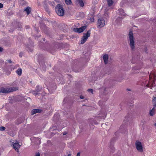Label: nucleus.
I'll return each instance as SVG.
<instances>
[{
	"instance_id": "11",
	"label": "nucleus",
	"mask_w": 156,
	"mask_h": 156,
	"mask_svg": "<svg viewBox=\"0 0 156 156\" xmlns=\"http://www.w3.org/2000/svg\"><path fill=\"white\" fill-rule=\"evenodd\" d=\"M24 11L27 12V15H28L30 12L31 10L30 7L29 6L27 7L25 9Z\"/></svg>"
},
{
	"instance_id": "38",
	"label": "nucleus",
	"mask_w": 156,
	"mask_h": 156,
	"mask_svg": "<svg viewBox=\"0 0 156 156\" xmlns=\"http://www.w3.org/2000/svg\"><path fill=\"white\" fill-rule=\"evenodd\" d=\"M106 14H107V15H108V14L107 13V11H106V12L105 13V15H106Z\"/></svg>"
},
{
	"instance_id": "24",
	"label": "nucleus",
	"mask_w": 156,
	"mask_h": 156,
	"mask_svg": "<svg viewBox=\"0 0 156 156\" xmlns=\"http://www.w3.org/2000/svg\"><path fill=\"white\" fill-rule=\"evenodd\" d=\"M37 141L38 142L37 143V144H40V143H41V141H40V140H39V139L38 138H37Z\"/></svg>"
},
{
	"instance_id": "25",
	"label": "nucleus",
	"mask_w": 156,
	"mask_h": 156,
	"mask_svg": "<svg viewBox=\"0 0 156 156\" xmlns=\"http://www.w3.org/2000/svg\"><path fill=\"white\" fill-rule=\"evenodd\" d=\"M23 53L22 52H21L20 53L19 56L20 57H22V55H23Z\"/></svg>"
},
{
	"instance_id": "43",
	"label": "nucleus",
	"mask_w": 156,
	"mask_h": 156,
	"mask_svg": "<svg viewBox=\"0 0 156 156\" xmlns=\"http://www.w3.org/2000/svg\"><path fill=\"white\" fill-rule=\"evenodd\" d=\"M27 48H29V47H27Z\"/></svg>"
},
{
	"instance_id": "19",
	"label": "nucleus",
	"mask_w": 156,
	"mask_h": 156,
	"mask_svg": "<svg viewBox=\"0 0 156 156\" xmlns=\"http://www.w3.org/2000/svg\"><path fill=\"white\" fill-rule=\"evenodd\" d=\"M65 3L67 5H71L72 3V1H65Z\"/></svg>"
},
{
	"instance_id": "42",
	"label": "nucleus",
	"mask_w": 156,
	"mask_h": 156,
	"mask_svg": "<svg viewBox=\"0 0 156 156\" xmlns=\"http://www.w3.org/2000/svg\"><path fill=\"white\" fill-rule=\"evenodd\" d=\"M120 19V17H118L117 18V20L118 19Z\"/></svg>"
},
{
	"instance_id": "17",
	"label": "nucleus",
	"mask_w": 156,
	"mask_h": 156,
	"mask_svg": "<svg viewBox=\"0 0 156 156\" xmlns=\"http://www.w3.org/2000/svg\"><path fill=\"white\" fill-rule=\"evenodd\" d=\"M77 3L79 4L82 7L84 5V3L83 2V1H77Z\"/></svg>"
},
{
	"instance_id": "37",
	"label": "nucleus",
	"mask_w": 156,
	"mask_h": 156,
	"mask_svg": "<svg viewBox=\"0 0 156 156\" xmlns=\"http://www.w3.org/2000/svg\"><path fill=\"white\" fill-rule=\"evenodd\" d=\"M8 61L9 63H11L12 62V61H11V60H8Z\"/></svg>"
},
{
	"instance_id": "34",
	"label": "nucleus",
	"mask_w": 156,
	"mask_h": 156,
	"mask_svg": "<svg viewBox=\"0 0 156 156\" xmlns=\"http://www.w3.org/2000/svg\"><path fill=\"white\" fill-rule=\"evenodd\" d=\"M25 27L26 29H28L29 27V26H25Z\"/></svg>"
},
{
	"instance_id": "22",
	"label": "nucleus",
	"mask_w": 156,
	"mask_h": 156,
	"mask_svg": "<svg viewBox=\"0 0 156 156\" xmlns=\"http://www.w3.org/2000/svg\"><path fill=\"white\" fill-rule=\"evenodd\" d=\"M87 91L89 92H90L91 93L93 94V90L91 89H89L87 90Z\"/></svg>"
},
{
	"instance_id": "20",
	"label": "nucleus",
	"mask_w": 156,
	"mask_h": 156,
	"mask_svg": "<svg viewBox=\"0 0 156 156\" xmlns=\"http://www.w3.org/2000/svg\"><path fill=\"white\" fill-rule=\"evenodd\" d=\"M5 129V128L4 126H2L0 127V130L1 131L4 130Z\"/></svg>"
},
{
	"instance_id": "36",
	"label": "nucleus",
	"mask_w": 156,
	"mask_h": 156,
	"mask_svg": "<svg viewBox=\"0 0 156 156\" xmlns=\"http://www.w3.org/2000/svg\"><path fill=\"white\" fill-rule=\"evenodd\" d=\"M3 50V48L0 47V51H2Z\"/></svg>"
},
{
	"instance_id": "41",
	"label": "nucleus",
	"mask_w": 156,
	"mask_h": 156,
	"mask_svg": "<svg viewBox=\"0 0 156 156\" xmlns=\"http://www.w3.org/2000/svg\"><path fill=\"white\" fill-rule=\"evenodd\" d=\"M154 125H155V126H156V123H155Z\"/></svg>"
},
{
	"instance_id": "40",
	"label": "nucleus",
	"mask_w": 156,
	"mask_h": 156,
	"mask_svg": "<svg viewBox=\"0 0 156 156\" xmlns=\"http://www.w3.org/2000/svg\"><path fill=\"white\" fill-rule=\"evenodd\" d=\"M127 90H128V91H130V90L129 89H127Z\"/></svg>"
},
{
	"instance_id": "2",
	"label": "nucleus",
	"mask_w": 156,
	"mask_h": 156,
	"mask_svg": "<svg viewBox=\"0 0 156 156\" xmlns=\"http://www.w3.org/2000/svg\"><path fill=\"white\" fill-rule=\"evenodd\" d=\"M129 38L130 45L131 49L132 50H133L135 48V46L134 37L133 36V33L132 31H129Z\"/></svg>"
},
{
	"instance_id": "5",
	"label": "nucleus",
	"mask_w": 156,
	"mask_h": 156,
	"mask_svg": "<svg viewBox=\"0 0 156 156\" xmlns=\"http://www.w3.org/2000/svg\"><path fill=\"white\" fill-rule=\"evenodd\" d=\"M105 25V21L103 18H100L98 19L97 23V27L99 28H101Z\"/></svg>"
},
{
	"instance_id": "12",
	"label": "nucleus",
	"mask_w": 156,
	"mask_h": 156,
	"mask_svg": "<svg viewBox=\"0 0 156 156\" xmlns=\"http://www.w3.org/2000/svg\"><path fill=\"white\" fill-rule=\"evenodd\" d=\"M58 2V1H52V2H49V5L52 6H54L55 5V3H57Z\"/></svg>"
},
{
	"instance_id": "26",
	"label": "nucleus",
	"mask_w": 156,
	"mask_h": 156,
	"mask_svg": "<svg viewBox=\"0 0 156 156\" xmlns=\"http://www.w3.org/2000/svg\"><path fill=\"white\" fill-rule=\"evenodd\" d=\"M3 7V5L2 4L0 3V8H2Z\"/></svg>"
},
{
	"instance_id": "9",
	"label": "nucleus",
	"mask_w": 156,
	"mask_h": 156,
	"mask_svg": "<svg viewBox=\"0 0 156 156\" xmlns=\"http://www.w3.org/2000/svg\"><path fill=\"white\" fill-rule=\"evenodd\" d=\"M103 59L105 64H107L108 62V55L105 54L103 57Z\"/></svg>"
},
{
	"instance_id": "16",
	"label": "nucleus",
	"mask_w": 156,
	"mask_h": 156,
	"mask_svg": "<svg viewBox=\"0 0 156 156\" xmlns=\"http://www.w3.org/2000/svg\"><path fill=\"white\" fill-rule=\"evenodd\" d=\"M153 106L154 107H156V97H154L153 100Z\"/></svg>"
},
{
	"instance_id": "18",
	"label": "nucleus",
	"mask_w": 156,
	"mask_h": 156,
	"mask_svg": "<svg viewBox=\"0 0 156 156\" xmlns=\"http://www.w3.org/2000/svg\"><path fill=\"white\" fill-rule=\"evenodd\" d=\"M154 109L153 108L150 111V114L151 116H153L154 115Z\"/></svg>"
},
{
	"instance_id": "33",
	"label": "nucleus",
	"mask_w": 156,
	"mask_h": 156,
	"mask_svg": "<svg viewBox=\"0 0 156 156\" xmlns=\"http://www.w3.org/2000/svg\"><path fill=\"white\" fill-rule=\"evenodd\" d=\"M36 32H37V33H38L39 32H40V31L38 30V29H36L35 30Z\"/></svg>"
},
{
	"instance_id": "39",
	"label": "nucleus",
	"mask_w": 156,
	"mask_h": 156,
	"mask_svg": "<svg viewBox=\"0 0 156 156\" xmlns=\"http://www.w3.org/2000/svg\"><path fill=\"white\" fill-rule=\"evenodd\" d=\"M68 156H71V154H68Z\"/></svg>"
},
{
	"instance_id": "7",
	"label": "nucleus",
	"mask_w": 156,
	"mask_h": 156,
	"mask_svg": "<svg viewBox=\"0 0 156 156\" xmlns=\"http://www.w3.org/2000/svg\"><path fill=\"white\" fill-rule=\"evenodd\" d=\"M86 28V26H83L80 28H74V30L76 32L80 33L83 32Z\"/></svg>"
},
{
	"instance_id": "28",
	"label": "nucleus",
	"mask_w": 156,
	"mask_h": 156,
	"mask_svg": "<svg viewBox=\"0 0 156 156\" xmlns=\"http://www.w3.org/2000/svg\"><path fill=\"white\" fill-rule=\"evenodd\" d=\"M35 156H40V154L39 153H37L36 154Z\"/></svg>"
},
{
	"instance_id": "6",
	"label": "nucleus",
	"mask_w": 156,
	"mask_h": 156,
	"mask_svg": "<svg viewBox=\"0 0 156 156\" xmlns=\"http://www.w3.org/2000/svg\"><path fill=\"white\" fill-rule=\"evenodd\" d=\"M136 147L137 150L140 152L143 151V147L141 142L138 140L136 141L135 143Z\"/></svg>"
},
{
	"instance_id": "8",
	"label": "nucleus",
	"mask_w": 156,
	"mask_h": 156,
	"mask_svg": "<svg viewBox=\"0 0 156 156\" xmlns=\"http://www.w3.org/2000/svg\"><path fill=\"white\" fill-rule=\"evenodd\" d=\"M42 112V110L38 109H33L31 111V114L33 115L37 113H40Z\"/></svg>"
},
{
	"instance_id": "35",
	"label": "nucleus",
	"mask_w": 156,
	"mask_h": 156,
	"mask_svg": "<svg viewBox=\"0 0 156 156\" xmlns=\"http://www.w3.org/2000/svg\"><path fill=\"white\" fill-rule=\"evenodd\" d=\"M80 152L78 153L76 156H80Z\"/></svg>"
},
{
	"instance_id": "27",
	"label": "nucleus",
	"mask_w": 156,
	"mask_h": 156,
	"mask_svg": "<svg viewBox=\"0 0 156 156\" xmlns=\"http://www.w3.org/2000/svg\"><path fill=\"white\" fill-rule=\"evenodd\" d=\"M94 18H91V19H90V21H91V22H94Z\"/></svg>"
},
{
	"instance_id": "10",
	"label": "nucleus",
	"mask_w": 156,
	"mask_h": 156,
	"mask_svg": "<svg viewBox=\"0 0 156 156\" xmlns=\"http://www.w3.org/2000/svg\"><path fill=\"white\" fill-rule=\"evenodd\" d=\"M13 148L16 151H18V149L20 147V145L18 143H16L13 144Z\"/></svg>"
},
{
	"instance_id": "4",
	"label": "nucleus",
	"mask_w": 156,
	"mask_h": 156,
	"mask_svg": "<svg viewBox=\"0 0 156 156\" xmlns=\"http://www.w3.org/2000/svg\"><path fill=\"white\" fill-rule=\"evenodd\" d=\"M16 88H5L3 87H2L0 88V93H9L12 91H14L17 90V89H16Z\"/></svg>"
},
{
	"instance_id": "31",
	"label": "nucleus",
	"mask_w": 156,
	"mask_h": 156,
	"mask_svg": "<svg viewBox=\"0 0 156 156\" xmlns=\"http://www.w3.org/2000/svg\"><path fill=\"white\" fill-rule=\"evenodd\" d=\"M27 50L28 51L31 52L32 51V49H28Z\"/></svg>"
},
{
	"instance_id": "23",
	"label": "nucleus",
	"mask_w": 156,
	"mask_h": 156,
	"mask_svg": "<svg viewBox=\"0 0 156 156\" xmlns=\"http://www.w3.org/2000/svg\"><path fill=\"white\" fill-rule=\"evenodd\" d=\"M20 3L22 5H24L26 3V2H25V1L23 0V1H21V2H20Z\"/></svg>"
},
{
	"instance_id": "3",
	"label": "nucleus",
	"mask_w": 156,
	"mask_h": 156,
	"mask_svg": "<svg viewBox=\"0 0 156 156\" xmlns=\"http://www.w3.org/2000/svg\"><path fill=\"white\" fill-rule=\"evenodd\" d=\"M90 30H88L87 33L83 34V35L81 38V43L82 44H84L87 41L88 37L90 35Z\"/></svg>"
},
{
	"instance_id": "13",
	"label": "nucleus",
	"mask_w": 156,
	"mask_h": 156,
	"mask_svg": "<svg viewBox=\"0 0 156 156\" xmlns=\"http://www.w3.org/2000/svg\"><path fill=\"white\" fill-rule=\"evenodd\" d=\"M107 3L109 7L114 5V2L113 1H107Z\"/></svg>"
},
{
	"instance_id": "29",
	"label": "nucleus",
	"mask_w": 156,
	"mask_h": 156,
	"mask_svg": "<svg viewBox=\"0 0 156 156\" xmlns=\"http://www.w3.org/2000/svg\"><path fill=\"white\" fill-rule=\"evenodd\" d=\"M45 9L46 11H47V12H49V10L48 9V8L46 7V8H45Z\"/></svg>"
},
{
	"instance_id": "30",
	"label": "nucleus",
	"mask_w": 156,
	"mask_h": 156,
	"mask_svg": "<svg viewBox=\"0 0 156 156\" xmlns=\"http://www.w3.org/2000/svg\"><path fill=\"white\" fill-rule=\"evenodd\" d=\"M67 134V133L66 132H65L63 133V135H66Z\"/></svg>"
},
{
	"instance_id": "21",
	"label": "nucleus",
	"mask_w": 156,
	"mask_h": 156,
	"mask_svg": "<svg viewBox=\"0 0 156 156\" xmlns=\"http://www.w3.org/2000/svg\"><path fill=\"white\" fill-rule=\"evenodd\" d=\"M40 91V90H38V89H37L36 90V91H34V94H35V95H36L37 94H38V93L39 91Z\"/></svg>"
},
{
	"instance_id": "1",
	"label": "nucleus",
	"mask_w": 156,
	"mask_h": 156,
	"mask_svg": "<svg viewBox=\"0 0 156 156\" xmlns=\"http://www.w3.org/2000/svg\"><path fill=\"white\" fill-rule=\"evenodd\" d=\"M55 12L56 13L60 16H63L64 15L65 10L63 6L58 4L55 7Z\"/></svg>"
},
{
	"instance_id": "14",
	"label": "nucleus",
	"mask_w": 156,
	"mask_h": 156,
	"mask_svg": "<svg viewBox=\"0 0 156 156\" xmlns=\"http://www.w3.org/2000/svg\"><path fill=\"white\" fill-rule=\"evenodd\" d=\"M16 73L19 76H21L22 73V69L21 68H19L16 71Z\"/></svg>"
},
{
	"instance_id": "32",
	"label": "nucleus",
	"mask_w": 156,
	"mask_h": 156,
	"mask_svg": "<svg viewBox=\"0 0 156 156\" xmlns=\"http://www.w3.org/2000/svg\"><path fill=\"white\" fill-rule=\"evenodd\" d=\"M80 98L81 99H83L84 98V97L82 95H80Z\"/></svg>"
},
{
	"instance_id": "15",
	"label": "nucleus",
	"mask_w": 156,
	"mask_h": 156,
	"mask_svg": "<svg viewBox=\"0 0 156 156\" xmlns=\"http://www.w3.org/2000/svg\"><path fill=\"white\" fill-rule=\"evenodd\" d=\"M119 10L120 13V15L123 16H125L126 14L124 12V10L123 9H120Z\"/></svg>"
}]
</instances>
